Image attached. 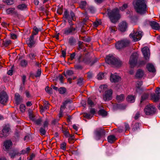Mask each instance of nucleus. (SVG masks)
Returning <instances> with one entry per match:
<instances>
[{
    "label": "nucleus",
    "mask_w": 160,
    "mask_h": 160,
    "mask_svg": "<svg viewBox=\"0 0 160 160\" xmlns=\"http://www.w3.org/2000/svg\"><path fill=\"white\" fill-rule=\"evenodd\" d=\"M147 68L150 72L153 73H154L156 72V70L154 66L151 63H148L147 64Z\"/></svg>",
    "instance_id": "23"
},
{
    "label": "nucleus",
    "mask_w": 160,
    "mask_h": 160,
    "mask_svg": "<svg viewBox=\"0 0 160 160\" xmlns=\"http://www.w3.org/2000/svg\"><path fill=\"white\" fill-rule=\"evenodd\" d=\"M96 111L95 109L94 108H91L90 110V112L91 114L92 115V116L95 114V113Z\"/></svg>",
    "instance_id": "61"
},
{
    "label": "nucleus",
    "mask_w": 160,
    "mask_h": 160,
    "mask_svg": "<svg viewBox=\"0 0 160 160\" xmlns=\"http://www.w3.org/2000/svg\"><path fill=\"white\" fill-rule=\"evenodd\" d=\"M45 128L43 127H41L39 129V132L41 135H45L46 133V131L45 130Z\"/></svg>",
    "instance_id": "39"
},
{
    "label": "nucleus",
    "mask_w": 160,
    "mask_h": 160,
    "mask_svg": "<svg viewBox=\"0 0 160 160\" xmlns=\"http://www.w3.org/2000/svg\"><path fill=\"white\" fill-rule=\"evenodd\" d=\"M27 43L28 46L32 48L35 46L36 41L34 40V37L33 36H31L29 38L27 39Z\"/></svg>",
    "instance_id": "12"
},
{
    "label": "nucleus",
    "mask_w": 160,
    "mask_h": 160,
    "mask_svg": "<svg viewBox=\"0 0 160 160\" xmlns=\"http://www.w3.org/2000/svg\"><path fill=\"white\" fill-rule=\"evenodd\" d=\"M121 41L123 44V47L128 46L130 43V41L128 39H124L122 40Z\"/></svg>",
    "instance_id": "29"
},
{
    "label": "nucleus",
    "mask_w": 160,
    "mask_h": 160,
    "mask_svg": "<svg viewBox=\"0 0 160 160\" xmlns=\"http://www.w3.org/2000/svg\"><path fill=\"white\" fill-rule=\"evenodd\" d=\"M106 62L108 64L116 67H119L122 64V62L118 58H115L112 55H109L105 59Z\"/></svg>",
    "instance_id": "4"
},
{
    "label": "nucleus",
    "mask_w": 160,
    "mask_h": 160,
    "mask_svg": "<svg viewBox=\"0 0 160 160\" xmlns=\"http://www.w3.org/2000/svg\"><path fill=\"white\" fill-rule=\"evenodd\" d=\"M140 124L138 122H136L133 121L131 125L133 131L137 130L139 128Z\"/></svg>",
    "instance_id": "22"
},
{
    "label": "nucleus",
    "mask_w": 160,
    "mask_h": 160,
    "mask_svg": "<svg viewBox=\"0 0 160 160\" xmlns=\"http://www.w3.org/2000/svg\"><path fill=\"white\" fill-rule=\"evenodd\" d=\"M82 43V42L81 41H79L78 42V50H80L83 47Z\"/></svg>",
    "instance_id": "62"
},
{
    "label": "nucleus",
    "mask_w": 160,
    "mask_h": 160,
    "mask_svg": "<svg viewBox=\"0 0 160 160\" xmlns=\"http://www.w3.org/2000/svg\"><path fill=\"white\" fill-rule=\"evenodd\" d=\"M126 99L128 102L130 103H132L135 101V97L134 96L132 95H128Z\"/></svg>",
    "instance_id": "24"
},
{
    "label": "nucleus",
    "mask_w": 160,
    "mask_h": 160,
    "mask_svg": "<svg viewBox=\"0 0 160 160\" xmlns=\"http://www.w3.org/2000/svg\"><path fill=\"white\" fill-rule=\"evenodd\" d=\"M107 87L108 86L106 85H100L99 87L100 92H103L107 88Z\"/></svg>",
    "instance_id": "37"
},
{
    "label": "nucleus",
    "mask_w": 160,
    "mask_h": 160,
    "mask_svg": "<svg viewBox=\"0 0 160 160\" xmlns=\"http://www.w3.org/2000/svg\"><path fill=\"white\" fill-rule=\"evenodd\" d=\"M133 5L138 13L142 14L146 12L147 6L145 0H135L133 2Z\"/></svg>",
    "instance_id": "1"
},
{
    "label": "nucleus",
    "mask_w": 160,
    "mask_h": 160,
    "mask_svg": "<svg viewBox=\"0 0 160 160\" xmlns=\"http://www.w3.org/2000/svg\"><path fill=\"white\" fill-rule=\"evenodd\" d=\"M27 56L30 59L32 60L36 59V55L32 52L28 54Z\"/></svg>",
    "instance_id": "36"
},
{
    "label": "nucleus",
    "mask_w": 160,
    "mask_h": 160,
    "mask_svg": "<svg viewBox=\"0 0 160 160\" xmlns=\"http://www.w3.org/2000/svg\"><path fill=\"white\" fill-rule=\"evenodd\" d=\"M46 91L48 93L51 94L52 92V89L48 87H46L45 89Z\"/></svg>",
    "instance_id": "45"
},
{
    "label": "nucleus",
    "mask_w": 160,
    "mask_h": 160,
    "mask_svg": "<svg viewBox=\"0 0 160 160\" xmlns=\"http://www.w3.org/2000/svg\"><path fill=\"white\" fill-rule=\"evenodd\" d=\"M144 74L143 71L141 69H139L136 72L135 77L137 78H141L144 76Z\"/></svg>",
    "instance_id": "19"
},
{
    "label": "nucleus",
    "mask_w": 160,
    "mask_h": 160,
    "mask_svg": "<svg viewBox=\"0 0 160 160\" xmlns=\"http://www.w3.org/2000/svg\"><path fill=\"white\" fill-rule=\"evenodd\" d=\"M58 78L60 82L62 83H63L64 82V79H65L63 76L62 75L60 74L58 76Z\"/></svg>",
    "instance_id": "49"
},
{
    "label": "nucleus",
    "mask_w": 160,
    "mask_h": 160,
    "mask_svg": "<svg viewBox=\"0 0 160 160\" xmlns=\"http://www.w3.org/2000/svg\"><path fill=\"white\" fill-rule=\"evenodd\" d=\"M6 12L8 14H13L15 13V8H9L6 10Z\"/></svg>",
    "instance_id": "34"
},
{
    "label": "nucleus",
    "mask_w": 160,
    "mask_h": 160,
    "mask_svg": "<svg viewBox=\"0 0 160 160\" xmlns=\"http://www.w3.org/2000/svg\"><path fill=\"white\" fill-rule=\"evenodd\" d=\"M34 122L37 125H39L41 124L42 122V120L40 118H38L37 120L35 119V120Z\"/></svg>",
    "instance_id": "55"
},
{
    "label": "nucleus",
    "mask_w": 160,
    "mask_h": 160,
    "mask_svg": "<svg viewBox=\"0 0 160 160\" xmlns=\"http://www.w3.org/2000/svg\"><path fill=\"white\" fill-rule=\"evenodd\" d=\"M144 111L146 115H152L155 114L156 111V108L152 104H149L145 107Z\"/></svg>",
    "instance_id": "6"
},
{
    "label": "nucleus",
    "mask_w": 160,
    "mask_h": 160,
    "mask_svg": "<svg viewBox=\"0 0 160 160\" xmlns=\"http://www.w3.org/2000/svg\"><path fill=\"white\" fill-rule=\"evenodd\" d=\"M116 140V138L114 136L111 135L108 136V142L110 143H112Z\"/></svg>",
    "instance_id": "25"
},
{
    "label": "nucleus",
    "mask_w": 160,
    "mask_h": 160,
    "mask_svg": "<svg viewBox=\"0 0 160 160\" xmlns=\"http://www.w3.org/2000/svg\"><path fill=\"white\" fill-rule=\"evenodd\" d=\"M139 54L137 52L133 53L130 57L129 63L131 68H133L136 66L138 67L145 65L146 62L144 60L139 61L138 62Z\"/></svg>",
    "instance_id": "2"
},
{
    "label": "nucleus",
    "mask_w": 160,
    "mask_h": 160,
    "mask_svg": "<svg viewBox=\"0 0 160 160\" xmlns=\"http://www.w3.org/2000/svg\"><path fill=\"white\" fill-rule=\"evenodd\" d=\"M16 101L18 103L20 101V96L18 93H16L15 94Z\"/></svg>",
    "instance_id": "41"
},
{
    "label": "nucleus",
    "mask_w": 160,
    "mask_h": 160,
    "mask_svg": "<svg viewBox=\"0 0 160 160\" xmlns=\"http://www.w3.org/2000/svg\"><path fill=\"white\" fill-rule=\"evenodd\" d=\"M11 41L10 40H5L3 41L2 44H1V46H5L7 47L10 45L11 43Z\"/></svg>",
    "instance_id": "27"
},
{
    "label": "nucleus",
    "mask_w": 160,
    "mask_h": 160,
    "mask_svg": "<svg viewBox=\"0 0 160 160\" xmlns=\"http://www.w3.org/2000/svg\"><path fill=\"white\" fill-rule=\"evenodd\" d=\"M84 117L87 119H90L92 116L90 113H84Z\"/></svg>",
    "instance_id": "44"
},
{
    "label": "nucleus",
    "mask_w": 160,
    "mask_h": 160,
    "mask_svg": "<svg viewBox=\"0 0 160 160\" xmlns=\"http://www.w3.org/2000/svg\"><path fill=\"white\" fill-rule=\"evenodd\" d=\"M27 64V62L25 59H23L21 61L20 65L22 67H25Z\"/></svg>",
    "instance_id": "38"
},
{
    "label": "nucleus",
    "mask_w": 160,
    "mask_h": 160,
    "mask_svg": "<svg viewBox=\"0 0 160 160\" xmlns=\"http://www.w3.org/2000/svg\"><path fill=\"white\" fill-rule=\"evenodd\" d=\"M149 94L148 93H144L143 94L141 97V99L140 101V105H141L142 103L145 100L147 99L149 97Z\"/></svg>",
    "instance_id": "26"
},
{
    "label": "nucleus",
    "mask_w": 160,
    "mask_h": 160,
    "mask_svg": "<svg viewBox=\"0 0 160 160\" xmlns=\"http://www.w3.org/2000/svg\"><path fill=\"white\" fill-rule=\"evenodd\" d=\"M17 154L18 153L14 151H13L12 152H10L9 153L10 156L12 158H14V156Z\"/></svg>",
    "instance_id": "51"
},
{
    "label": "nucleus",
    "mask_w": 160,
    "mask_h": 160,
    "mask_svg": "<svg viewBox=\"0 0 160 160\" xmlns=\"http://www.w3.org/2000/svg\"><path fill=\"white\" fill-rule=\"evenodd\" d=\"M82 61L87 64L89 65L90 66L92 65L96 62V61H92L90 58H83Z\"/></svg>",
    "instance_id": "20"
},
{
    "label": "nucleus",
    "mask_w": 160,
    "mask_h": 160,
    "mask_svg": "<svg viewBox=\"0 0 160 160\" xmlns=\"http://www.w3.org/2000/svg\"><path fill=\"white\" fill-rule=\"evenodd\" d=\"M127 27V24L126 22L123 21L119 24L118 29L121 31L124 32L126 31Z\"/></svg>",
    "instance_id": "16"
},
{
    "label": "nucleus",
    "mask_w": 160,
    "mask_h": 160,
    "mask_svg": "<svg viewBox=\"0 0 160 160\" xmlns=\"http://www.w3.org/2000/svg\"><path fill=\"white\" fill-rule=\"evenodd\" d=\"M112 91L111 89H109L105 92V94L103 97V99L105 101H109L112 99Z\"/></svg>",
    "instance_id": "13"
},
{
    "label": "nucleus",
    "mask_w": 160,
    "mask_h": 160,
    "mask_svg": "<svg viewBox=\"0 0 160 160\" xmlns=\"http://www.w3.org/2000/svg\"><path fill=\"white\" fill-rule=\"evenodd\" d=\"M67 103V102L66 101L64 102L63 103V104L61 106L60 111L63 112L65 108L66 104Z\"/></svg>",
    "instance_id": "48"
},
{
    "label": "nucleus",
    "mask_w": 160,
    "mask_h": 160,
    "mask_svg": "<svg viewBox=\"0 0 160 160\" xmlns=\"http://www.w3.org/2000/svg\"><path fill=\"white\" fill-rule=\"evenodd\" d=\"M158 95H159L160 96V88H157L156 91V94Z\"/></svg>",
    "instance_id": "64"
},
{
    "label": "nucleus",
    "mask_w": 160,
    "mask_h": 160,
    "mask_svg": "<svg viewBox=\"0 0 160 160\" xmlns=\"http://www.w3.org/2000/svg\"><path fill=\"white\" fill-rule=\"evenodd\" d=\"M69 27H67L62 30L63 34L66 35H74L77 32V27H74L72 26L73 25L72 23H69Z\"/></svg>",
    "instance_id": "5"
},
{
    "label": "nucleus",
    "mask_w": 160,
    "mask_h": 160,
    "mask_svg": "<svg viewBox=\"0 0 160 160\" xmlns=\"http://www.w3.org/2000/svg\"><path fill=\"white\" fill-rule=\"evenodd\" d=\"M86 5V2L85 1H82L81 2L80 6L82 8H83Z\"/></svg>",
    "instance_id": "57"
},
{
    "label": "nucleus",
    "mask_w": 160,
    "mask_h": 160,
    "mask_svg": "<svg viewBox=\"0 0 160 160\" xmlns=\"http://www.w3.org/2000/svg\"><path fill=\"white\" fill-rule=\"evenodd\" d=\"M66 143L65 142L62 143L60 145V148L62 149L65 150L66 148Z\"/></svg>",
    "instance_id": "53"
},
{
    "label": "nucleus",
    "mask_w": 160,
    "mask_h": 160,
    "mask_svg": "<svg viewBox=\"0 0 160 160\" xmlns=\"http://www.w3.org/2000/svg\"><path fill=\"white\" fill-rule=\"evenodd\" d=\"M105 131L102 128H97L95 132V138L97 140L100 139L102 137L104 136Z\"/></svg>",
    "instance_id": "9"
},
{
    "label": "nucleus",
    "mask_w": 160,
    "mask_h": 160,
    "mask_svg": "<svg viewBox=\"0 0 160 160\" xmlns=\"http://www.w3.org/2000/svg\"><path fill=\"white\" fill-rule=\"evenodd\" d=\"M142 36V32L139 31L138 32H134L133 33H131L129 35L130 38L132 39L134 42H137L141 39Z\"/></svg>",
    "instance_id": "8"
},
{
    "label": "nucleus",
    "mask_w": 160,
    "mask_h": 160,
    "mask_svg": "<svg viewBox=\"0 0 160 160\" xmlns=\"http://www.w3.org/2000/svg\"><path fill=\"white\" fill-rule=\"evenodd\" d=\"M83 80V78H79L77 80V84L78 85H79L80 86H82L84 83Z\"/></svg>",
    "instance_id": "35"
},
{
    "label": "nucleus",
    "mask_w": 160,
    "mask_h": 160,
    "mask_svg": "<svg viewBox=\"0 0 160 160\" xmlns=\"http://www.w3.org/2000/svg\"><path fill=\"white\" fill-rule=\"evenodd\" d=\"M18 8L21 10H22L27 8V6L24 4H22L18 5Z\"/></svg>",
    "instance_id": "40"
},
{
    "label": "nucleus",
    "mask_w": 160,
    "mask_h": 160,
    "mask_svg": "<svg viewBox=\"0 0 160 160\" xmlns=\"http://www.w3.org/2000/svg\"><path fill=\"white\" fill-rule=\"evenodd\" d=\"M33 31L32 32L31 36H33L34 37V35L38 34L39 32L38 29L36 27H34L33 28Z\"/></svg>",
    "instance_id": "32"
},
{
    "label": "nucleus",
    "mask_w": 160,
    "mask_h": 160,
    "mask_svg": "<svg viewBox=\"0 0 160 160\" xmlns=\"http://www.w3.org/2000/svg\"><path fill=\"white\" fill-rule=\"evenodd\" d=\"M128 7V5L127 4H124L122 6V7H120L119 9L121 11H123L125 9L127 8Z\"/></svg>",
    "instance_id": "47"
},
{
    "label": "nucleus",
    "mask_w": 160,
    "mask_h": 160,
    "mask_svg": "<svg viewBox=\"0 0 160 160\" xmlns=\"http://www.w3.org/2000/svg\"><path fill=\"white\" fill-rule=\"evenodd\" d=\"M29 118L30 120L32 121H35V118L34 115L32 113H30L29 115Z\"/></svg>",
    "instance_id": "59"
},
{
    "label": "nucleus",
    "mask_w": 160,
    "mask_h": 160,
    "mask_svg": "<svg viewBox=\"0 0 160 160\" xmlns=\"http://www.w3.org/2000/svg\"><path fill=\"white\" fill-rule=\"evenodd\" d=\"M144 58L148 60L149 58L150 54L149 53L148 48L147 47H145L142 50Z\"/></svg>",
    "instance_id": "14"
},
{
    "label": "nucleus",
    "mask_w": 160,
    "mask_h": 160,
    "mask_svg": "<svg viewBox=\"0 0 160 160\" xmlns=\"http://www.w3.org/2000/svg\"><path fill=\"white\" fill-rule=\"evenodd\" d=\"M150 96L151 99L155 102H158L160 99V96L155 93H151Z\"/></svg>",
    "instance_id": "21"
},
{
    "label": "nucleus",
    "mask_w": 160,
    "mask_h": 160,
    "mask_svg": "<svg viewBox=\"0 0 160 160\" xmlns=\"http://www.w3.org/2000/svg\"><path fill=\"white\" fill-rule=\"evenodd\" d=\"M76 42V40L73 37H71L69 38L68 43L70 45H74Z\"/></svg>",
    "instance_id": "33"
},
{
    "label": "nucleus",
    "mask_w": 160,
    "mask_h": 160,
    "mask_svg": "<svg viewBox=\"0 0 160 160\" xmlns=\"http://www.w3.org/2000/svg\"><path fill=\"white\" fill-rule=\"evenodd\" d=\"M149 24L152 28L155 30H158L160 29L159 23L154 21H152L149 22Z\"/></svg>",
    "instance_id": "17"
},
{
    "label": "nucleus",
    "mask_w": 160,
    "mask_h": 160,
    "mask_svg": "<svg viewBox=\"0 0 160 160\" xmlns=\"http://www.w3.org/2000/svg\"><path fill=\"white\" fill-rule=\"evenodd\" d=\"M63 17L66 19L68 20V22L69 24L72 23V20L75 21V20L74 12L72 11H71L69 13L67 10H65V11Z\"/></svg>",
    "instance_id": "7"
},
{
    "label": "nucleus",
    "mask_w": 160,
    "mask_h": 160,
    "mask_svg": "<svg viewBox=\"0 0 160 160\" xmlns=\"http://www.w3.org/2000/svg\"><path fill=\"white\" fill-rule=\"evenodd\" d=\"M142 84V81H138L136 82V87L138 89H139Z\"/></svg>",
    "instance_id": "52"
},
{
    "label": "nucleus",
    "mask_w": 160,
    "mask_h": 160,
    "mask_svg": "<svg viewBox=\"0 0 160 160\" xmlns=\"http://www.w3.org/2000/svg\"><path fill=\"white\" fill-rule=\"evenodd\" d=\"M88 103L91 107H92L94 105V103L92 101L90 98H88Z\"/></svg>",
    "instance_id": "50"
},
{
    "label": "nucleus",
    "mask_w": 160,
    "mask_h": 160,
    "mask_svg": "<svg viewBox=\"0 0 160 160\" xmlns=\"http://www.w3.org/2000/svg\"><path fill=\"white\" fill-rule=\"evenodd\" d=\"M41 74V70L40 69H38L37 72L36 73L35 75L36 77H38L40 76Z\"/></svg>",
    "instance_id": "54"
},
{
    "label": "nucleus",
    "mask_w": 160,
    "mask_h": 160,
    "mask_svg": "<svg viewBox=\"0 0 160 160\" xmlns=\"http://www.w3.org/2000/svg\"><path fill=\"white\" fill-rule=\"evenodd\" d=\"M8 97L5 92H2L0 93V103L5 104L8 100Z\"/></svg>",
    "instance_id": "11"
},
{
    "label": "nucleus",
    "mask_w": 160,
    "mask_h": 160,
    "mask_svg": "<svg viewBox=\"0 0 160 160\" xmlns=\"http://www.w3.org/2000/svg\"><path fill=\"white\" fill-rule=\"evenodd\" d=\"M108 15L111 22L113 23H116L120 18L119 13V10L118 8L114 9L112 11L108 9Z\"/></svg>",
    "instance_id": "3"
},
{
    "label": "nucleus",
    "mask_w": 160,
    "mask_h": 160,
    "mask_svg": "<svg viewBox=\"0 0 160 160\" xmlns=\"http://www.w3.org/2000/svg\"><path fill=\"white\" fill-rule=\"evenodd\" d=\"M66 73L68 75L71 76L73 74L72 70H68L66 71Z\"/></svg>",
    "instance_id": "56"
},
{
    "label": "nucleus",
    "mask_w": 160,
    "mask_h": 160,
    "mask_svg": "<svg viewBox=\"0 0 160 160\" xmlns=\"http://www.w3.org/2000/svg\"><path fill=\"white\" fill-rule=\"evenodd\" d=\"M49 103L45 101L43 106H44L45 108L47 109L49 108Z\"/></svg>",
    "instance_id": "60"
},
{
    "label": "nucleus",
    "mask_w": 160,
    "mask_h": 160,
    "mask_svg": "<svg viewBox=\"0 0 160 160\" xmlns=\"http://www.w3.org/2000/svg\"><path fill=\"white\" fill-rule=\"evenodd\" d=\"M120 77L116 73L112 74L110 77V80L111 82H118L121 80Z\"/></svg>",
    "instance_id": "15"
},
{
    "label": "nucleus",
    "mask_w": 160,
    "mask_h": 160,
    "mask_svg": "<svg viewBox=\"0 0 160 160\" xmlns=\"http://www.w3.org/2000/svg\"><path fill=\"white\" fill-rule=\"evenodd\" d=\"M116 99L118 102H121L124 99V95L121 94L120 95H117Z\"/></svg>",
    "instance_id": "28"
},
{
    "label": "nucleus",
    "mask_w": 160,
    "mask_h": 160,
    "mask_svg": "<svg viewBox=\"0 0 160 160\" xmlns=\"http://www.w3.org/2000/svg\"><path fill=\"white\" fill-rule=\"evenodd\" d=\"M140 117V113L139 112H138L135 114L134 117L135 120H137Z\"/></svg>",
    "instance_id": "63"
},
{
    "label": "nucleus",
    "mask_w": 160,
    "mask_h": 160,
    "mask_svg": "<svg viewBox=\"0 0 160 160\" xmlns=\"http://www.w3.org/2000/svg\"><path fill=\"white\" fill-rule=\"evenodd\" d=\"M116 47L117 49H120L123 47V46L121 40L117 42Z\"/></svg>",
    "instance_id": "30"
},
{
    "label": "nucleus",
    "mask_w": 160,
    "mask_h": 160,
    "mask_svg": "<svg viewBox=\"0 0 160 160\" xmlns=\"http://www.w3.org/2000/svg\"><path fill=\"white\" fill-rule=\"evenodd\" d=\"M26 106L25 105L23 104H21L20 106V111L22 112H23L25 111V110Z\"/></svg>",
    "instance_id": "46"
},
{
    "label": "nucleus",
    "mask_w": 160,
    "mask_h": 160,
    "mask_svg": "<svg viewBox=\"0 0 160 160\" xmlns=\"http://www.w3.org/2000/svg\"><path fill=\"white\" fill-rule=\"evenodd\" d=\"M104 73H98L97 76V79L99 80L102 79L104 78Z\"/></svg>",
    "instance_id": "43"
},
{
    "label": "nucleus",
    "mask_w": 160,
    "mask_h": 160,
    "mask_svg": "<svg viewBox=\"0 0 160 160\" xmlns=\"http://www.w3.org/2000/svg\"><path fill=\"white\" fill-rule=\"evenodd\" d=\"M5 2L8 5L12 4L14 3L13 0H6Z\"/></svg>",
    "instance_id": "58"
},
{
    "label": "nucleus",
    "mask_w": 160,
    "mask_h": 160,
    "mask_svg": "<svg viewBox=\"0 0 160 160\" xmlns=\"http://www.w3.org/2000/svg\"><path fill=\"white\" fill-rule=\"evenodd\" d=\"M98 113L99 115L102 116L103 117H105L107 115V112L104 109H100V110Z\"/></svg>",
    "instance_id": "31"
},
{
    "label": "nucleus",
    "mask_w": 160,
    "mask_h": 160,
    "mask_svg": "<svg viewBox=\"0 0 160 160\" xmlns=\"http://www.w3.org/2000/svg\"><path fill=\"white\" fill-rule=\"evenodd\" d=\"M58 91L60 94H63L65 92L66 89L65 88L61 87L59 89Z\"/></svg>",
    "instance_id": "42"
},
{
    "label": "nucleus",
    "mask_w": 160,
    "mask_h": 160,
    "mask_svg": "<svg viewBox=\"0 0 160 160\" xmlns=\"http://www.w3.org/2000/svg\"><path fill=\"white\" fill-rule=\"evenodd\" d=\"M12 143L10 140L5 141L4 143V149L6 151L8 150L9 149L12 147Z\"/></svg>",
    "instance_id": "18"
},
{
    "label": "nucleus",
    "mask_w": 160,
    "mask_h": 160,
    "mask_svg": "<svg viewBox=\"0 0 160 160\" xmlns=\"http://www.w3.org/2000/svg\"><path fill=\"white\" fill-rule=\"evenodd\" d=\"M10 130V128L8 126H4L2 131L0 132V137L2 138L8 136Z\"/></svg>",
    "instance_id": "10"
}]
</instances>
